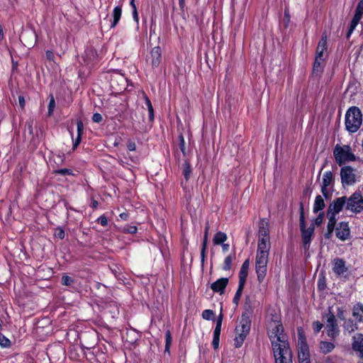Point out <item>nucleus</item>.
I'll return each mask as SVG.
<instances>
[{
  "label": "nucleus",
  "instance_id": "nucleus-46",
  "mask_svg": "<svg viewBox=\"0 0 363 363\" xmlns=\"http://www.w3.org/2000/svg\"><path fill=\"white\" fill-rule=\"evenodd\" d=\"M55 173L61 175H71L72 174V171L69 169L65 168L56 170Z\"/></svg>",
  "mask_w": 363,
  "mask_h": 363
},
{
  "label": "nucleus",
  "instance_id": "nucleus-24",
  "mask_svg": "<svg viewBox=\"0 0 363 363\" xmlns=\"http://www.w3.org/2000/svg\"><path fill=\"white\" fill-rule=\"evenodd\" d=\"M77 137L73 143V149H76L82 140V135L84 132V124L81 120L77 121Z\"/></svg>",
  "mask_w": 363,
  "mask_h": 363
},
{
  "label": "nucleus",
  "instance_id": "nucleus-12",
  "mask_svg": "<svg viewBox=\"0 0 363 363\" xmlns=\"http://www.w3.org/2000/svg\"><path fill=\"white\" fill-rule=\"evenodd\" d=\"M271 247L270 240L258 239L257 256L269 257V252Z\"/></svg>",
  "mask_w": 363,
  "mask_h": 363
},
{
  "label": "nucleus",
  "instance_id": "nucleus-13",
  "mask_svg": "<svg viewBox=\"0 0 363 363\" xmlns=\"http://www.w3.org/2000/svg\"><path fill=\"white\" fill-rule=\"evenodd\" d=\"M333 271L337 276H342L348 270L345 262L341 258H335L333 261Z\"/></svg>",
  "mask_w": 363,
  "mask_h": 363
},
{
  "label": "nucleus",
  "instance_id": "nucleus-9",
  "mask_svg": "<svg viewBox=\"0 0 363 363\" xmlns=\"http://www.w3.org/2000/svg\"><path fill=\"white\" fill-rule=\"evenodd\" d=\"M346 196L338 197L335 199L329 205L327 210V214L336 216V215L338 214L345 206L346 207Z\"/></svg>",
  "mask_w": 363,
  "mask_h": 363
},
{
  "label": "nucleus",
  "instance_id": "nucleus-32",
  "mask_svg": "<svg viewBox=\"0 0 363 363\" xmlns=\"http://www.w3.org/2000/svg\"><path fill=\"white\" fill-rule=\"evenodd\" d=\"M191 173V167L188 160H185L183 164L182 174L184 176L185 179L187 181L190 178Z\"/></svg>",
  "mask_w": 363,
  "mask_h": 363
},
{
  "label": "nucleus",
  "instance_id": "nucleus-18",
  "mask_svg": "<svg viewBox=\"0 0 363 363\" xmlns=\"http://www.w3.org/2000/svg\"><path fill=\"white\" fill-rule=\"evenodd\" d=\"M299 335V344H301V346L300 347V350L298 351V360L304 361V360H309L308 359V347L304 343V339L302 336V335L298 333Z\"/></svg>",
  "mask_w": 363,
  "mask_h": 363
},
{
  "label": "nucleus",
  "instance_id": "nucleus-6",
  "mask_svg": "<svg viewBox=\"0 0 363 363\" xmlns=\"http://www.w3.org/2000/svg\"><path fill=\"white\" fill-rule=\"evenodd\" d=\"M362 115H345V127L350 133L358 130L362 123Z\"/></svg>",
  "mask_w": 363,
  "mask_h": 363
},
{
  "label": "nucleus",
  "instance_id": "nucleus-60",
  "mask_svg": "<svg viewBox=\"0 0 363 363\" xmlns=\"http://www.w3.org/2000/svg\"><path fill=\"white\" fill-rule=\"evenodd\" d=\"M249 267H250V262L248 259H246L242 264L241 266V268L240 269H243V270H247L248 271L249 270Z\"/></svg>",
  "mask_w": 363,
  "mask_h": 363
},
{
  "label": "nucleus",
  "instance_id": "nucleus-36",
  "mask_svg": "<svg viewBox=\"0 0 363 363\" xmlns=\"http://www.w3.org/2000/svg\"><path fill=\"white\" fill-rule=\"evenodd\" d=\"M233 257L231 255L227 256L223 262V269L225 271H229L231 268Z\"/></svg>",
  "mask_w": 363,
  "mask_h": 363
},
{
  "label": "nucleus",
  "instance_id": "nucleus-35",
  "mask_svg": "<svg viewBox=\"0 0 363 363\" xmlns=\"http://www.w3.org/2000/svg\"><path fill=\"white\" fill-rule=\"evenodd\" d=\"M248 275V271L240 269L239 272V284L245 286L247 278Z\"/></svg>",
  "mask_w": 363,
  "mask_h": 363
},
{
  "label": "nucleus",
  "instance_id": "nucleus-42",
  "mask_svg": "<svg viewBox=\"0 0 363 363\" xmlns=\"http://www.w3.org/2000/svg\"><path fill=\"white\" fill-rule=\"evenodd\" d=\"M74 283V280L72 277L64 275L62 277V284L65 286H71Z\"/></svg>",
  "mask_w": 363,
  "mask_h": 363
},
{
  "label": "nucleus",
  "instance_id": "nucleus-1",
  "mask_svg": "<svg viewBox=\"0 0 363 363\" xmlns=\"http://www.w3.org/2000/svg\"><path fill=\"white\" fill-rule=\"evenodd\" d=\"M267 333L272 347L288 343L286 335L284 333V327L280 315L277 313L268 315Z\"/></svg>",
  "mask_w": 363,
  "mask_h": 363
},
{
  "label": "nucleus",
  "instance_id": "nucleus-54",
  "mask_svg": "<svg viewBox=\"0 0 363 363\" xmlns=\"http://www.w3.org/2000/svg\"><path fill=\"white\" fill-rule=\"evenodd\" d=\"M92 120L95 123H101L104 121L103 115H93Z\"/></svg>",
  "mask_w": 363,
  "mask_h": 363
},
{
  "label": "nucleus",
  "instance_id": "nucleus-41",
  "mask_svg": "<svg viewBox=\"0 0 363 363\" xmlns=\"http://www.w3.org/2000/svg\"><path fill=\"white\" fill-rule=\"evenodd\" d=\"M214 313L212 310L206 309L204 310L202 313V317L206 320H211L213 318Z\"/></svg>",
  "mask_w": 363,
  "mask_h": 363
},
{
  "label": "nucleus",
  "instance_id": "nucleus-22",
  "mask_svg": "<svg viewBox=\"0 0 363 363\" xmlns=\"http://www.w3.org/2000/svg\"><path fill=\"white\" fill-rule=\"evenodd\" d=\"M325 66V58H320L319 57H315V61L313 63V72L315 74H320Z\"/></svg>",
  "mask_w": 363,
  "mask_h": 363
},
{
  "label": "nucleus",
  "instance_id": "nucleus-10",
  "mask_svg": "<svg viewBox=\"0 0 363 363\" xmlns=\"http://www.w3.org/2000/svg\"><path fill=\"white\" fill-rule=\"evenodd\" d=\"M334 182L333 174L331 171H327L323 174V182L321 185V192L325 199L330 196V192L328 187L333 184Z\"/></svg>",
  "mask_w": 363,
  "mask_h": 363
},
{
  "label": "nucleus",
  "instance_id": "nucleus-25",
  "mask_svg": "<svg viewBox=\"0 0 363 363\" xmlns=\"http://www.w3.org/2000/svg\"><path fill=\"white\" fill-rule=\"evenodd\" d=\"M352 349L354 351L363 350V335L358 333L353 336Z\"/></svg>",
  "mask_w": 363,
  "mask_h": 363
},
{
  "label": "nucleus",
  "instance_id": "nucleus-33",
  "mask_svg": "<svg viewBox=\"0 0 363 363\" xmlns=\"http://www.w3.org/2000/svg\"><path fill=\"white\" fill-rule=\"evenodd\" d=\"M343 327L344 329L347 330L349 333H351L357 329V324L354 323L353 320L350 319L345 322Z\"/></svg>",
  "mask_w": 363,
  "mask_h": 363
},
{
  "label": "nucleus",
  "instance_id": "nucleus-31",
  "mask_svg": "<svg viewBox=\"0 0 363 363\" xmlns=\"http://www.w3.org/2000/svg\"><path fill=\"white\" fill-rule=\"evenodd\" d=\"M320 348L324 354H327L330 352L335 348V345L332 342H321L320 344Z\"/></svg>",
  "mask_w": 363,
  "mask_h": 363
},
{
  "label": "nucleus",
  "instance_id": "nucleus-17",
  "mask_svg": "<svg viewBox=\"0 0 363 363\" xmlns=\"http://www.w3.org/2000/svg\"><path fill=\"white\" fill-rule=\"evenodd\" d=\"M327 217L328 218V222L327 224V231L325 233L324 237L325 239H330L335 230L337 220L336 216H335L327 214Z\"/></svg>",
  "mask_w": 363,
  "mask_h": 363
},
{
  "label": "nucleus",
  "instance_id": "nucleus-59",
  "mask_svg": "<svg viewBox=\"0 0 363 363\" xmlns=\"http://www.w3.org/2000/svg\"><path fill=\"white\" fill-rule=\"evenodd\" d=\"M46 57L48 60L53 61L55 58L54 53L50 50H48L46 52Z\"/></svg>",
  "mask_w": 363,
  "mask_h": 363
},
{
  "label": "nucleus",
  "instance_id": "nucleus-44",
  "mask_svg": "<svg viewBox=\"0 0 363 363\" xmlns=\"http://www.w3.org/2000/svg\"><path fill=\"white\" fill-rule=\"evenodd\" d=\"M0 345L4 347H6L10 345V340L1 333H0Z\"/></svg>",
  "mask_w": 363,
  "mask_h": 363
},
{
  "label": "nucleus",
  "instance_id": "nucleus-21",
  "mask_svg": "<svg viewBox=\"0 0 363 363\" xmlns=\"http://www.w3.org/2000/svg\"><path fill=\"white\" fill-rule=\"evenodd\" d=\"M152 64L157 67L161 62V50L160 47H155L151 51Z\"/></svg>",
  "mask_w": 363,
  "mask_h": 363
},
{
  "label": "nucleus",
  "instance_id": "nucleus-50",
  "mask_svg": "<svg viewBox=\"0 0 363 363\" xmlns=\"http://www.w3.org/2000/svg\"><path fill=\"white\" fill-rule=\"evenodd\" d=\"M313 330L315 333H318L320 332V330L323 328V324L320 323L319 321L314 322L313 324Z\"/></svg>",
  "mask_w": 363,
  "mask_h": 363
},
{
  "label": "nucleus",
  "instance_id": "nucleus-39",
  "mask_svg": "<svg viewBox=\"0 0 363 363\" xmlns=\"http://www.w3.org/2000/svg\"><path fill=\"white\" fill-rule=\"evenodd\" d=\"M300 227H301V230L306 228V221H305L303 203H301V206H300Z\"/></svg>",
  "mask_w": 363,
  "mask_h": 363
},
{
  "label": "nucleus",
  "instance_id": "nucleus-43",
  "mask_svg": "<svg viewBox=\"0 0 363 363\" xmlns=\"http://www.w3.org/2000/svg\"><path fill=\"white\" fill-rule=\"evenodd\" d=\"M55 101L52 95L50 96V101L48 104V113H52L55 111Z\"/></svg>",
  "mask_w": 363,
  "mask_h": 363
},
{
  "label": "nucleus",
  "instance_id": "nucleus-23",
  "mask_svg": "<svg viewBox=\"0 0 363 363\" xmlns=\"http://www.w3.org/2000/svg\"><path fill=\"white\" fill-rule=\"evenodd\" d=\"M352 315L359 322L363 321V305L361 303H357L354 306Z\"/></svg>",
  "mask_w": 363,
  "mask_h": 363
},
{
  "label": "nucleus",
  "instance_id": "nucleus-38",
  "mask_svg": "<svg viewBox=\"0 0 363 363\" xmlns=\"http://www.w3.org/2000/svg\"><path fill=\"white\" fill-rule=\"evenodd\" d=\"M244 287L245 286H243L238 285V288L237 291L235 293V296L233 298V303L235 305H238V303H239V301H240V297L242 296V293Z\"/></svg>",
  "mask_w": 363,
  "mask_h": 363
},
{
  "label": "nucleus",
  "instance_id": "nucleus-19",
  "mask_svg": "<svg viewBox=\"0 0 363 363\" xmlns=\"http://www.w3.org/2000/svg\"><path fill=\"white\" fill-rule=\"evenodd\" d=\"M251 326V320L249 317L242 314L240 324L236 327V330L242 331V333H249Z\"/></svg>",
  "mask_w": 363,
  "mask_h": 363
},
{
  "label": "nucleus",
  "instance_id": "nucleus-63",
  "mask_svg": "<svg viewBox=\"0 0 363 363\" xmlns=\"http://www.w3.org/2000/svg\"><path fill=\"white\" fill-rule=\"evenodd\" d=\"M206 251V249H204V248H202V247H201V262H204V260H205Z\"/></svg>",
  "mask_w": 363,
  "mask_h": 363
},
{
  "label": "nucleus",
  "instance_id": "nucleus-15",
  "mask_svg": "<svg viewBox=\"0 0 363 363\" xmlns=\"http://www.w3.org/2000/svg\"><path fill=\"white\" fill-rule=\"evenodd\" d=\"M228 284V278H220L214 281L211 285V289L217 293H220L223 294L225 291V289Z\"/></svg>",
  "mask_w": 363,
  "mask_h": 363
},
{
  "label": "nucleus",
  "instance_id": "nucleus-57",
  "mask_svg": "<svg viewBox=\"0 0 363 363\" xmlns=\"http://www.w3.org/2000/svg\"><path fill=\"white\" fill-rule=\"evenodd\" d=\"M356 11L357 13H359L362 16H363V1L359 2Z\"/></svg>",
  "mask_w": 363,
  "mask_h": 363
},
{
  "label": "nucleus",
  "instance_id": "nucleus-64",
  "mask_svg": "<svg viewBox=\"0 0 363 363\" xmlns=\"http://www.w3.org/2000/svg\"><path fill=\"white\" fill-rule=\"evenodd\" d=\"M128 216H129V215H128V213H126V212L121 213L119 215L120 218H121L122 220H126L128 219Z\"/></svg>",
  "mask_w": 363,
  "mask_h": 363
},
{
  "label": "nucleus",
  "instance_id": "nucleus-14",
  "mask_svg": "<svg viewBox=\"0 0 363 363\" xmlns=\"http://www.w3.org/2000/svg\"><path fill=\"white\" fill-rule=\"evenodd\" d=\"M270 240L269 222L267 219H262L259 223L258 239Z\"/></svg>",
  "mask_w": 363,
  "mask_h": 363
},
{
  "label": "nucleus",
  "instance_id": "nucleus-30",
  "mask_svg": "<svg viewBox=\"0 0 363 363\" xmlns=\"http://www.w3.org/2000/svg\"><path fill=\"white\" fill-rule=\"evenodd\" d=\"M223 321V314L220 313L219 316L216 320V325L213 331V337L220 338V331H221V325Z\"/></svg>",
  "mask_w": 363,
  "mask_h": 363
},
{
  "label": "nucleus",
  "instance_id": "nucleus-52",
  "mask_svg": "<svg viewBox=\"0 0 363 363\" xmlns=\"http://www.w3.org/2000/svg\"><path fill=\"white\" fill-rule=\"evenodd\" d=\"M324 213H320L318 217L315 218V223L317 225H320L323 222L324 219Z\"/></svg>",
  "mask_w": 363,
  "mask_h": 363
},
{
  "label": "nucleus",
  "instance_id": "nucleus-34",
  "mask_svg": "<svg viewBox=\"0 0 363 363\" xmlns=\"http://www.w3.org/2000/svg\"><path fill=\"white\" fill-rule=\"evenodd\" d=\"M143 108H147L149 113H153V107L152 106L151 101L150 99L145 96L143 95Z\"/></svg>",
  "mask_w": 363,
  "mask_h": 363
},
{
  "label": "nucleus",
  "instance_id": "nucleus-8",
  "mask_svg": "<svg viewBox=\"0 0 363 363\" xmlns=\"http://www.w3.org/2000/svg\"><path fill=\"white\" fill-rule=\"evenodd\" d=\"M342 184L345 186H350L355 183V174L354 169L350 166L342 167L340 169Z\"/></svg>",
  "mask_w": 363,
  "mask_h": 363
},
{
  "label": "nucleus",
  "instance_id": "nucleus-56",
  "mask_svg": "<svg viewBox=\"0 0 363 363\" xmlns=\"http://www.w3.org/2000/svg\"><path fill=\"white\" fill-rule=\"evenodd\" d=\"M357 24L358 23H357L356 22H354L353 21H352V22L350 23V29H349V31H348V33H347V37H349L351 35V33L354 30V28H356Z\"/></svg>",
  "mask_w": 363,
  "mask_h": 363
},
{
  "label": "nucleus",
  "instance_id": "nucleus-2",
  "mask_svg": "<svg viewBox=\"0 0 363 363\" xmlns=\"http://www.w3.org/2000/svg\"><path fill=\"white\" fill-rule=\"evenodd\" d=\"M333 155L336 163L339 166L356 160V157L352 152V148L350 145H336L333 150Z\"/></svg>",
  "mask_w": 363,
  "mask_h": 363
},
{
  "label": "nucleus",
  "instance_id": "nucleus-27",
  "mask_svg": "<svg viewBox=\"0 0 363 363\" xmlns=\"http://www.w3.org/2000/svg\"><path fill=\"white\" fill-rule=\"evenodd\" d=\"M248 333H242V331H238L235 330V337L234 340L235 347L239 348L242 345Z\"/></svg>",
  "mask_w": 363,
  "mask_h": 363
},
{
  "label": "nucleus",
  "instance_id": "nucleus-29",
  "mask_svg": "<svg viewBox=\"0 0 363 363\" xmlns=\"http://www.w3.org/2000/svg\"><path fill=\"white\" fill-rule=\"evenodd\" d=\"M227 238V235L225 233L219 231L214 235L213 242L215 245H221L226 241Z\"/></svg>",
  "mask_w": 363,
  "mask_h": 363
},
{
  "label": "nucleus",
  "instance_id": "nucleus-20",
  "mask_svg": "<svg viewBox=\"0 0 363 363\" xmlns=\"http://www.w3.org/2000/svg\"><path fill=\"white\" fill-rule=\"evenodd\" d=\"M327 50V37L326 35H323L321 39L320 40L315 52V57H319L320 58H325L323 54Z\"/></svg>",
  "mask_w": 363,
  "mask_h": 363
},
{
  "label": "nucleus",
  "instance_id": "nucleus-51",
  "mask_svg": "<svg viewBox=\"0 0 363 363\" xmlns=\"http://www.w3.org/2000/svg\"><path fill=\"white\" fill-rule=\"evenodd\" d=\"M55 235L62 240L65 238V231L62 228H57Z\"/></svg>",
  "mask_w": 363,
  "mask_h": 363
},
{
  "label": "nucleus",
  "instance_id": "nucleus-11",
  "mask_svg": "<svg viewBox=\"0 0 363 363\" xmlns=\"http://www.w3.org/2000/svg\"><path fill=\"white\" fill-rule=\"evenodd\" d=\"M336 236L342 241L350 238V229L347 222H340L336 228Z\"/></svg>",
  "mask_w": 363,
  "mask_h": 363
},
{
  "label": "nucleus",
  "instance_id": "nucleus-45",
  "mask_svg": "<svg viewBox=\"0 0 363 363\" xmlns=\"http://www.w3.org/2000/svg\"><path fill=\"white\" fill-rule=\"evenodd\" d=\"M130 6H132L133 10V17L136 22H138V14L135 4V0L130 1Z\"/></svg>",
  "mask_w": 363,
  "mask_h": 363
},
{
  "label": "nucleus",
  "instance_id": "nucleus-16",
  "mask_svg": "<svg viewBox=\"0 0 363 363\" xmlns=\"http://www.w3.org/2000/svg\"><path fill=\"white\" fill-rule=\"evenodd\" d=\"M314 229H315L314 226L313 225H311L307 229L303 228V229L301 230L303 245L304 248L308 247L309 244L311 242V237L314 232Z\"/></svg>",
  "mask_w": 363,
  "mask_h": 363
},
{
  "label": "nucleus",
  "instance_id": "nucleus-49",
  "mask_svg": "<svg viewBox=\"0 0 363 363\" xmlns=\"http://www.w3.org/2000/svg\"><path fill=\"white\" fill-rule=\"evenodd\" d=\"M346 113L350 114V113H361L360 109L357 106H351L350 107L347 111H346Z\"/></svg>",
  "mask_w": 363,
  "mask_h": 363
},
{
  "label": "nucleus",
  "instance_id": "nucleus-37",
  "mask_svg": "<svg viewBox=\"0 0 363 363\" xmlns=\"http://www.w3.org/2000/svg\"><path fill=\"white\" fill-rule=\"evenodd\" d=\"M172 344V335L169 330L165 333V352H169L170 345Z\"/></svg>",
  "mask_w": 363,
  "mask_h": 363
},
{
  "label": "nucleus",
  "instance_id": "nucleus-7",
  "mask_svg": "<svg viewBox=\"0 0 363 363\" xmlns=\"http://www.w3.org/2000/svg\"><path fill=\"white\" fill-rule=\"evenodd\" d=\"M327 317V334L331 338H335L339 335V329L335 315L330 311L326 314Z\"/></svg>",
  "mask_w": 363,
  "mask_h": 363
},
{
  "label": "nucleus",
  "instance_id": "nucleus-47",
  "mask_svg": "<svg viewBox=\"0 0 363 363\" xmlns=\"http://www.w3.org/2000/svg\"><path fill=\"white\" fill-rule=\"evenodd\" d=\"M137 230L138 228L135 225H127L126 227L124 228L123 230L125 233L134 234L137 232Z\"/></svg>",
  "mask_w": 363,
  "mask_h": 363
},
{
  "label": "nucleus",
  "instance_id": "nucleus-53",
  "mask_svg": "<svg viewBox=\"0 0 363 363\" xmlns=\"http://www.w3.org/2000/svg\"><path fill=\"white\" fill-rule=\"evenodd\" d=\"M127 147L130 151H135L136 150V145L135 142L129 140L127 144Z\"/></svg>",
  "mask_w": 363,
  "mask_h": 363
},
{
  "label": "nucleus",
  "instance_id": "nucleus-26",
  "mask_svg": "<svg viewBox=\"0 0 363 363\" xmlns=\"http://www.w3.org/2000/svg\"><path fill=\"white\" fill-rule=\"evenodd\" d=\"M121 14H122L121 6H116L113 10V13H112L113 20H112V22L111 24V28H113L117 26L118 21L121 19Z\"/></svg>",
  "mask_w": 363,
  "mask_h": 363
},
{
  "label": "nucleus",
  "instance_id": "nucleus-3",
  "mask_svg": "<svg viewBox=\"0 0 363 363\" xmlns=\"http://www.w3.org/2000/svg\"><path fill=\"white\" fill-rule=\"evenodd\" d=\"M346 209L357 213L363 210V197L359 192H354L346 201Z\"/></svg>",
  "mask_w": 363,
  "mask_h": 363
},
{
  "label": "nucleus",
  "instance_id": "nucleus-62",
  "mask_svg": "<svg viewBox=\"0 0 363 363\" xmlns=\"http://www.w3.org/2000/svg\"><path fill=\"white\" fill-rule=\"evenodd\" d=\"M207 243H208V236H206V235H204L203 243H202V248L206 249Z\"/></svg>",
  "mask_w": 363,
  "mask_h": 363
},
{
  "label": "nucleus",
  "instance_id": "nucleus-55",
  "mask_svg": "<svg viewBox=\"0 0 363 363\" xmlns=\"http://www.w3.org/2000/svg\"><path fill=\"white\" fill-rule=\"evenodd\" d=\"M219 341H220V338L213 337V341H212V345L215 350H217L219 347Z\"/></svg>",
  "mask_w": 363,
  "mask_h": 363
},
{
  "label": "nucleus",
  "instance_id": "nucleus-28",
  "mask_svg": "<svg viewBox=\"0 0 363 363\" xmlns=\"http://www.w3.org/2000/svg\"><path fill=\"white\" fill-rule=\"evenodd\" d=\"M325 202L321 196L318 195L315 199V202L313 205V212L318 213V211L323 210L325 208Z\"/></svg>",
  "mask_w": 363,
  "mask_h": 363
},
{
  "label": "nucleus",
  "instance_id": "nucleus-48",
  "mask_svg": "<svg viewBox=\"0 0 363 363\" xmlns=\"http://www.w3.org/2000/svg\"><path fill=\"white\" fill-rule=\"evenodd\" d=\"M97 222L99 223L101 225H103L104 227L108 225V220H107V218L104 215L101 216L97 219Z\"/></svg>",
  "mask_w": 363,
  "mask_h": 363
},
{
  "label": "nucleus",
  "instance_id": "nucleus-61",
  "mask_svg": "<svg viewBox=\"0 0 363 363\" xmlns=\"http://www.w3.org/2000/svg\"><path fill=\"white\" fill-rule=\"evenodd\" d=\"M361 18H362V16L360 15V13H357V11H356L355 14L352 21L358 23L359 21H360Z\"/></svg>",
  "mask_w": 363,
  "mask_h": 363
},
{
  "label": "nucleus",
  "instance_id": "nucleus-4",
  "mask_svg": "<svg viewBox=\"0 0 363 363\" xmlns=\"http://www.w3.org/2000/svg\"><path fill=\"white\" fill-rule=\"evenodd\" d=\"M276 363H292L287 356L290 355L289 343L275 345L272 347Z\"/></svg>",
  "mask_w": 363,
  "mask_h": 363
},
{
  "label": "nucleus",
  "instance_id": "nucleus-40",
  "mask_svg": "<svg viewBox=\"0 0 363 363\" xmlns=\"http://www.w3.org/2000/svg\"><path fill=\"white\" fill-rule=\"evenodd\" d=\"M179 146L184 155H186L185 140L184 136L180 134L179 135Z\"/></svg>",
  "mask_w": 363,
  "mask_h": 363
},
{
  "label": "nucleus",
  "instance_id": "nucleus-5",
  "mask_svg": "<svg viewBox=\"0 0 363 363\" xmlns=\"http://www.w3.org/2000/svg\"><path fill=\"white\" fill-rule=\"evenodd\" d=\"M269 257L256 255L255 270L259 282H262L267 272V263Z\"/></svg>",
  "mask_w": 363,
  "mask_h": 363
},
{
  "label": "nucleus",
  "instance_id": "nucleus-58",
  "mask_svg": "<svg viewBox=\"0 0 363 363\" xmlns=\"http://www.w3.org/2000/svg\"><path fill=\"white\" fill-rule=\"evenodd\" d=\"M337 316L338 318H340L341 320H344L345 318L344 311L339 308L337 309Z\"/></svg>",
  "mask_w": 363,
  "mask_h": 363
}]
</instances>
